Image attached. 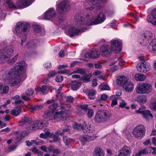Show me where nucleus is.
Masks as SVG:
<instances>
[{"label": "nucleus", "instance_id": "f257e3e1", "mask_svg": "<svg viewBox=\"0 0 156 156\" xmlns=\"http://www.w3.org/2000/svg\"><path fill=\"white\" fill-rule=\"evenodd\" d=\"M26 63L23 61L16 63L8 73L7 82L11 87L15 86L24 80L26 77L25 71Z\"/></svg>", "mask_w": 156, "mask_h": 156}, {"label": "nucleus", "instance_id": "f03ea898", "mask_svg": "<svg viewBox=\"0 0 156 156\" xmlns=\"http://www.w3.org/2000/svg\"><path fill=\"white\" fill-rule=\"evenodd\" d=\"M64 106H59L58 104L54 103L48 107L50 111L47 110L44 112L43 117L45 119V121L53 119L57 121L61 120L64 121L66 119L67 115L69 114L71 111L64 109Z\"/></svg>", "mask_w": 156, "mask_h": 156}, {"label": "nucleus", "instance_id": "7ed1b4c3", "mask_svg": "<svg viewBox=\"0 0 156 156\" xmlns=\"http://www.w3.org/2000/svg\"><path fill=\"white\" fill-rule=\"evenodd\" d=\"M78 26L87 24L89 25H94L103 22L106 19L105 13L100 12L97 16L94 15L92 13L87 14L85 16H83L81 13L77 14L75 17Z\"/></svg>", "mask_w": 156, "mask_h": 156}, {"label": "nucleus", "instance_id": "20e7f679", "mask_svg": "<svg viewBox=\"0 0 156 156\" xmlns=\"http://www.w3.org/2000/svg\"><path fill=\"white\" fill-rule=\"evenodd\" d=\"M29 24L24 21L19 22L16 24L15 31L18 36L22 37L20 43L22 46H23V43L27 38V34L29 31Z\"/></svg>", "mask_w": 156, "mask_h": 156}, {"label": "nucleus", "instance_id": "39448f33", "mask_svg": "<svg viewBox=\"0 0 156 156\" xmlns=\"http://www.w3.org/2000/svg\"><path fill=\"white\" fill-rule=\"evenodd\" d=\"M106 0H85L83 5L85 11L91 10L95 8L97 10L102 9L103 6L102 4L104 3Z\"/></svg>", "mask_w": 156, "mask_h": 156}, {"label": "nucleus", "instance_id": "423d86ee", "mask_svg": "<svg viewBox=\"0 0 156 156\" xmlns=\"http://www.w3.org/2000/svg\"><path fill=\"white\" fill-rule=\"evenodd\" d=\"M14 48L12 45H8L0 50V63L5 62L12 55Z\"/></svg>", "mask_w": 156, "mask_h": 156}, {"label": "nucleus", "instance_id": "0eeeda50", "mask_svg": "<svg viewBox=\"0 0 156 156\" xmlns=\"http://www.w3.org/2000/svg\"><path fill=\"white\" fill-rule=\"evenodd\" d=\"M43 15L44 19L51 20L57 24H58L64 20L62 17L61 19L59 18H55V9L53 8L48 9L43 14Z\"/></svg>", "mask_w": 156, "mask_h": 156}, {"label": "nucleus", "instance_id": "6e6552de", "mask_svg": "<svg viewBox=\"0 0 156 156\" xmlns=\"http://www.w3.org/2000/svg\"><path fill=\"white\" fill-rule=\"evenodd\" d=\"M70 9L69 3L67 0H60L56 7L57 12L60 14H65Z\"/></svg>", "mask_w": 156, "mask_h": 156}, {"label": "nucleus", "instance_id": "1a4fd4ad", "mask_svg": "<svg viewBox=\"0 0 156 156\" xmlns=\"http://www.w3.org/2000/svg\"><path fill=\"white\" fill-rule=\"evenodd\" d=\"M111 48L112 51L116 53H119L122 49V41L118 38H114L110 41Z\"/></svg>", "mask_w": 156, "mask_h": 156}, {"label": "nucleus", "instance_id": "9d476101", "mask_svg": "<svg viewBox=\"0 0 156 156\" xmlns=\"http://www.w3.org/2000/svg\"><path fill=\"white\" fill-rule=\"evenodd\" d=\"M46 122L45 121H38L37 120L29 122L27 125V129L29 130H34L38 129H41L46 126Z\"/></svg>", "mask_w": 156, "mask_h": 156}, {"label": "nucleus", "instance_id": "9b49d317", "mask_svg": "<svg viewBox=\"0 0 156 156\" xmlns=\"http://www.w3.org/2000/svg\"><path fill=\"white\" fill-rule=\"evenodd\" d=\"M152 89V87L150 84L147 83H141L137 86V93L140 94L149 93Z\"/></svg>", "mask_w": 156, "mask_h": 156}, {"label": "nucleus", "instance_id": "f8f14e48", "mask_svg": "<svg viewBox=\"0 0 156 156\" xmlns=\"http://www.w3.org/2000/svg\"><path fill=\"white\" fill-rule=\"evenodd\" d=\"M108 117V115L106 111L100 110L95 115L94 120L96 122L100 123L106 121Z\"/></svg>", "mask_w": 156, "mask_h": 156}, {"label": "nucleus", "instance_id": "ddd939ff", "mask_svg": "<svg viewBox=\"0 0 156 156\" xmlns=\"http://www.w3.org/2000/svg\"><path fill=\"white\" fill-rule=\"evenodd\" d=\"M86 30V28H84L80 29H78L77 28L73 27H70L69 29L67 34L72 37L78 35L82 32H83Z\"/></svg>", "mask_w": 156, "mask_h": 156}, {"label": "nucleus", "instance_id": "4468645a", "mask_svg": "<svg viewBox=\"0 0 156 156\" xmlns=\"http://www.w3.org/2000/svg\"><path fill=\"white\" fill-rule=\"evenodd\" d=\"M150 64L145 62L139 63L138 67H137V70L141 73H146L150 69Z\"/></svg>", "mask_w": 156, "mask_h": 156}, {"label": "nucleus", "instance_id": "2eb2a0df", "mask_svg": "<svg viewBox=\"0 0 156 156\" xmlns=\"http://www.w3.org/2000/svg\"><path fill=\"white\" fill-rule=\"evenodd\" d=\"M131 152V150L129 147L124 146L119 150L118 156H129Z\"/></svg>", "mask_w": 156, "mask_h": 156}, {"label": "nucleus", "instance_id": "dca6fc26", "mask_svg": "<svg viewBox=\"0 0 156 156\" xmlns=\"http://www.w3.org/2000/svg\"><path fill=\"white\" fill-rule=\"evenodd\" d=\"M112 51L110 47L107 45L104 44L100 48V51L103 55L107 56L110 54Z\"/></svg>", "mask_w": 156, "mask_h": 156}, {"label": "nucleus", "instance_id": "f3484780", "mask_svg": "<svg viewBox=\"0 0 156 156\" xmlns=\"http://www.w3.org/2000/svg\"><path fill=\"white\" fill-rule=\"evenodd\" d=\"M145 129L144 126L140 125L137 126V138L141 139L145 135Z\"/></svg>", "mask_w": 156, "mask_h": 156}, {"label": "nucleus", "instance_id": "a211bd4d", "mask_svg": "<svg viewBox=\"0 0 156 156\" xmlns=\"http://www.w3.org/2000/svg\"><path fill=\"white\" fill-rule=\"evenodd\" d=\"M87 107L88 105H82L80 106L79 109V110L81 111L87 110V117L88 118H90L94 115V110L93 109L87 108Z\"/></svg>", "mask_w": 156, "mask_h": 156}, {"label": "nucleus", "instance_id": "6ab92c4d", "mask_svg": "<svg viewBox=\"0 0 156 156\" xmlns=\"http://www.w3.org/2000/svg\"><path fill=\"white\" fill-rule=\"evenodd\" d=\"M35 0H23L18 2L19 6L21 8H25L31 5Z\"/></svg>", "mask_w": 156, "mask_h": 156}, {"label": "nucleus", "instance_id": "aec40b11", "mask_svg": "<svg viewBox=\"0 0 156 156\" xmlns=\"http://www.w3.org/2000/svg\"><path fill=\"white\" fill-rule=\"evenodd\" d=\"M148 50L151 52L156 53V39H153L148 46Z\"/></svg>", "mask_w": 156, "mask_h": 156}, {"label": "nucleus", "instance_id": "412c9836", "mask_svg": "<svg viewBox=\"0 0 156 156\" xmlns=\"http://www.w3.org/2000/svg\"><path fill=\"white\" fill-rule=\"evenodd\" d=\"M34 33L37 36H43L45 34V31L44 29L43 28H41L39 26H35L34 27Z\"/></svg>", "mask_w": 156, "mask_h": 156}, {"label": "nucleus", "instance_id": "4be33fe9", "mask_svg": "<svg viewBox=\"0 0 156 156\" xmlns=\"http://www.w3.org/2000/svg\"><path fill=\"white\" fill-rule=\"evenodd\" d=\"M123 87L126 91L131 92L133 91L134 86L133 83L128 81L125 83Z\"/></svg>", "mask_w": 156, "mask_h": 156}, {"label": "nucleus", "instance_id": "5701e85b", "mask_svg": "<svg viewBox=\"0 0 156 156\" xmlns=\"http://www.w3.org/2000/svg\"><path fill=\"white\" fill-rule=\"evenodd\" d=\"M94 129L93 126L89 124L85 125L83 126L82 130L85 133H90L92 132Z\"/></svg>", "mask_w": 156, "mask_h": 156}, {"label": "nucleus", "instance_id": "b1692460", "mask_svg": "<svg viewBox=\"0 0 156 156\" xmlns=\"http://www.w3.org/2000/svg\"><path fill=\"white\" fill-rule=\"evenodd\" d=\"M99 54L98 53V51L95 49L89 53H87L85 54V56L87 58L91 57L92 58H97L99 56Z\"/></svg>", "mask_w": 156, "mask_h": 156}, {"label": "nucleus", "instance_id": "393cba45", "mask_svg": "<svg viewBox=\"0 0 156 156\" xmlns=\"http://www.w3.org/2000/svg\"><path fill=\"white\" fill-rule=\"evenodd\" d=\"M22 110V107L20 106H17L11 111V113L12 115L17 116L21 112Z\"/></svg>", "mask_w": 156, "mask_h": 156}, {"label": "nucleus", "instance_id": "a878e982", "mask_svg": "<svg viewBox=\"0 0 156 156\" xmlns=\"http://www.w3.org/2000/svg\"><path fill=\"white\" fill-rule=\"evenodd\" d=\"M142 36L147 40H151L153 37V35L151 32L149 30H145L142 34Z\"/></svg>", "mask_w": 156, "mask_h": 156}, {"label": "nucleus", "instance_id": "bb28decb", "mask_svg": "<svg viewBox=\"0 0 156 156\" xmlns=\"http://www.w3.org/2000/svg\"><path fill=\"white\" fill-rule=\"evenodd\" d=\"M128 81L127 78L125 76H122L118 78L116 80V83L118 84L123 87Z\"/></svg>", "mask_w": 156, "mask_h": 156}, {"label": "nucleus", "instance_id": "cd10ccee", "mask_svg": "<svg viewBox=\"0 0 156 156\" xmlns=\"http://www.w3.org/2000/svg\"><path fill=\"white\" fill-rule=\"evenodd\" d=\"M93 156H105V154L103 150L98 147L94 149L93 153Z\"/></svg>", "mask_w": 156, "mask_h": 156}, {"label": "nucleus", "instance_id": "c85d7f7f", "mask_svg": "<svg viewBox=\"0 0 156 156\" xmlns=\"http://www.w3.org/2000/svg\"><path fill=\"white\" fill-rule=\"evenodd\" d=\"M47 87L43 85L41 87H37L35 88L36 92H39L40 94H45L46 93Z\"/></svg>", "mask_w": 156, "mask_h": 156}, {"label": "nucleus", "instance_id": "c756f323", "mask_svg": "<svg viewBox=\"0 0 156 156\" xmlns=\"http://www.w3.org/2000/svg\"><path fill=\"white\" fill-rule=\"evenodd\" d=\"M149 41V40H147L141 36V37L138 39V43L142 46H145L148 44Z\"/></svg>", "mask_w": 156, "mask_h": 156}, {"label": "nucleus", "instance_id": "7c9ffc66", "mask_svg": "<svg viewBox=\"0 0 156 156\" xmlns=\"http://www.w3.org/2000/svg\"><path fill=\"white\" fill-rule=\"evenodd\" d=\"M150 108L152 110L156 111V98H152L151 100Z\"/></svg>", "mask_w": 156, "mask_h": 156}, {"label": "nucleus", "instance_id": "2f4dec72", "mask_svg": "<svg viewBox=\"0 0 156 156\" xmlns=\"http://www.w3.org/2000/svg\"><path fill=\"white\" fill-rule=\"evenodd\" d=\"M147 101L146 97L144 95H140L137 98V101L140 104L145 103Z\"/></svg>", "mask_w": 156, "mask_h": 156}, {"label": "nucleus", "instance_id": "473e14b6", "mask_svg": "<svg viewBox=\"0 0 156 156\" xmlns=\"http://www.w3.org/2000/svg\"><path fill=\"white\" fill-rule=\"evenodd\" d=\"M142 114L143 115V117L147 120H148L149 119V116L152 119L153 118L152 114L151 113L150 111L149 110H146L144 111Z\"/></svg>", "mask_w": 156, "mask_h": 156}, {"label": "nucleus", "instance_id": "72a5a7b5", "mask_svg": "<svg viewBox=\"0 0 156 156\" xmlns=\"http://www.w3.org/2000/svg\"><path fill=\"white\" fill-rule=\"evenodd\" d=\"M85 71L83 69H82L80 68H77L75 69L71 73L69 74V76L75 73H78L80 74H83L85 73Z\"/></svg>", "mask_w": 156, "mask_h": 156}, {"label": "nucleus", "instance_id": "f704fd0d", "mask_svg": "<svg viewBox=\"0 0 156 156\" xmlns=\"http://www.w3.org/2000/svg\"><path fill=\"white\" fill-rule=\"evenodd\" d=\"M117 62L118 63V65L120 66H123L125 63V61L124 60L121 58H119L117 60H115L112 62L111 64H110V66H112Z\"/></svg>", "mask_w": 156, "mask_h": 156}, {"label": "nucleus", "instance_id": "c9c22d12", "mask_svg": "<svg viewBox=\"0 0 156 156\" xmlns=\"http://www.w3.org/2000/svg\"><path fill=\"white\" fill-rule=\"evenodd\" d=\"M5 3L6 2L7 4L8 7L11 9H16V6L14 5L12 2V0H2Z\"/></svg>", "mask_w": 156, "mask_h": 156}, {"label": "nucleus", "instance_id": "e433bc0d", "mask_svg": "<svg viewBox=\"0 0 156 156\" xmlns=\"http://www.w3.org/2000/svg\"><path fill=\"white\" fill-rule=\"evenodd\" d=\"M80 86V83L79 82L73 81L72 82L71 89L73 90H77Z\"/></svg>", "mask_w": 156, "mask_h": 156}, {"label": "nucleus", "instance_id": "4c0bfd02", "mask_svg": "<svg viewBox=\"0 0 156 156\" xmlns=\"http://www.w3.org/2000/svg\"><path fill=\"white\" fill-rule=\"evenodd\" d=\"M110 87L106 84L104 83H102L99 86L98 90H110Z\"/></svg>", "mask_w": 156, "mask_h": 156}, {"label": "nucleus", "instance_id": "58836bf2", "mask_svg": "<svg viewBox=\"0 0 156 156\" xmlns=\"http://www.w3.org/2000/svg\"><path fill=\"white\" fill-rule=\"evenodd\" d=\"M96 91L93 90H90L88 92V97L90 99H93L95 98Z\"/></svg>", "mask_w": 156, "mask_h": 156}, {"label": "nucleus", "instance_id": "ea45409f", "mask_svg": "<svg viewBox=\"0 0 156 156\" xmlns=\"http://www.w3.org/2000/svg\"><path fill=\"white\" fill-rule=\"evenodd\" d=\"M146 78L147 76L144 74L141 73L137 74V81H144Z\"/></svg>", "mask_w": 156, "mask_h": 156}, {"label": "nucleus", "instance_id": "a19ab883", "mask_svg": "<svg viewBox=\"0 0 156 156\" xmlns=\"http://www.w3.org/2000/svg\"><path fill=\"white\" fill-rule=\"evenodd\" d=\"M110 100L112 101L111 106L113 107L114 105H116L117 103V98L115 95L111 96L110 97Z\"/></svg>", "mask_w": 156, "mask_h": 156}, {"label": "nucleus", "instance_id": "79ce46f5", "mask_svg": "<svg viewBox=\"0 0 156 156\" xmlns=\"http://www.w3.org/2000/svg\"><path fill=\"white\" fill-rule=\"evenodd\" d=\"M63 141L65 144L66 145H68L73 141L72 140L66 136H64Z\"/></svg>", "mask_w": 156, "mask_h": 156}, {"label": "nucleus", "instance_id": "37998d69", "mask_svg": "<svg viewBox=\"0 0 156 156\" xmlns=\"http://www.w3.org/2000/svg\"><path fill=\"white\" fill-rule=\"evenodd\" d=\"M92 76V75L91 73L88 74H85L82 77V79L85 82H89L90 81V78Z\"/></svg>", "mask_w": 156, "mask_h": 156}, {"label": "nucleus", "instance_id": "c03bdc74", "mask_svg": "<svg viewBox=\"0 0 156 156\" xmlns=\"http://www.w3.org/2000/svg\"><path fill=\"white\" fill-rule=\"evenodd\" d=\"M31 141L32 143V144H35L36 145H41L44 143L42 140L38 139H36L35 140H31Z\"/></svg>", "mask_w": 156, "mask_h": 156}, {"label": "nucleus", "instance_id": "a18cd8bd", "mask_svg": "<svg viewBox=\"0 0 156 156\" xmlns=\"http://www.w3.org/2000/svg\"><path fill=\"white\" fill-rule=\"evenodd\" d=\"M29 118L27 117H24L22 118L21 120L19 122V123L20 125H23L26 122H29Z\"/></svg>", "mask_w": 156, "mask_h": 156}, {"label": "nucleus", "instance_id": "49530a36", "mask_svg": "<svg viewBox=\"0 0 156 156\" xmlns=\"http://www.w3.org/2000/svg\"><path fill=\"white\" fill-rule=\"evenodd\" d=\"M85 136L86 139L87 140V142H90L92 140H94L98 136H97L96 134L91 136L86 135Z\"/></svg>", "mask_w": 156, "mask_h": 156}, {"label": "nucleus", "instance_id": "de8ad7c7", "mask_svg": "<svg viewBox=\"0 0 156 156\" xmlns=\"http://www.w3.org/2000/svg\"><path fill=\"white\" fill-rule=\"evenodd\" d=\"M26 47L28 48H34L35 47L36 45L32 41H30L27 42L26 44Z\"/></svg>", "mask_w": 156, "mask_h": 156}, {"label": "nucleus", "instance_id": "09e8293b", "mask_svg": "<svg viewBox=\"0 0 156 156\" xmlns=\"http://www.w3.org/2000/svg\"><path fill=\"white\" fill-rule=\"evenodd\" d=\"M18 56V55H16L13 58L8 60V63L9 64H13L17 60Z\"/></svg>", "mask_w": 156, "mask_h": 156}, {"label": "nucleus", "instance_id": "8fccbe9b", "mask_svg": "<svg viewBox=\"0 0 156 156\" xmlns=\"http://www.w3.org/2000/svg\"><path fill=\"white\" fill-rule=\"evenodd\" d=\"M34 93V90L31 88H29L26 91L25 94L27 96H30L32 95Z\"/></svg>", "mask_w": 156, "mask_h": 156}, {"label": "nucleus", "instance_id": "3c124183", "mask_svg": "<svg viewBox=\"0 0 156 156\" xmlns=\"http://www.w3.org/2000/svg\"><path fill=\"white\" fill-rule=\"evenodd\" d=\"M80 140L83 145H84L85 143L87 142L86 139L85 135L81 136L80 137Z\"/></svg>", "mask_w": 156, "mask_h": 156}, {"label": "nucleus", "instance_id": "603ef678", "mask_svg": "<svg viewBox=\"0 0 156 156\" xmlns=\"http://www.w3.org/2000/svg\"><path fill=\"white\" fill-rule=\"evenodd\" d=\"M50 135V133L47 132L45 133H41L39 135V136L42 138L45 139L47 138Z\"/></svg>", "mask_w": 156, "mask_h": 156}, {"label": "nucleus", "instance_id": "864d4df0", "mask_svg": "<svg viewBox=\"0 0 156 156\" xmlns=\"http://www.w3.org/2000/svg\"><path fill=\"white\" fill-rule=\"evenodd\" d=\"M73 127L75 129L80 130L82 129L83 126L81 124L75 123L73 126Z\"/></svg>", "mask_w": 156, "mask_h": 156}, {"label": "nucleus", "instance_id": "5fc2aeb1", "mask_svg": "<svg viewBox=\"0 0 156 156\" xmlns=\"http://www.w3.org/2000/svg\"><path fill=\"white\" fill-rule=\"evenodd\" d=\"M108 98V97L107 95L104 94H103L101 95L100 98L98 99V101H101L105 100L107 99Z\"/></svg>", "mask_w": 156, "mask_h": 156}, {"label": "nucleus", "instance_id": "6e6d98bb", "mask_svg": "<svg viewBox=\"0 0 156 156\" xmlns=\"http://www.w3.org/2000/svg\"><path fill=\"white\" fill-rule=\"evenodd\" d=\"M57 73L54 71H51L48 74V78H50L55 76Z\"/></svg>", "mask_w": 156, "mask_h": 156}, {"label": "nucleus", "instance_id": "4d7b16f0", "mask_svg": "<svg viewBox=\"0 0 156 156\" xmlns=\"http://www.w3.org/2000/svg\"><path fill=\"white\" fill-rule=\"evenodd\" d=\"M51 137L53 139V142H54L58 141L59 139L58 136L55 135L54 134H52L51 136Z\"/></svg>", "mask_w": 156, "mask_h": 156}, {"label": "nucleus", "instance_id": "13d9d810", "mask_svg": "<svg viewBox=\"0 0 156 156\" xmlns=\"http://www.w3.org/2000/svg\"><path fill=\"white\" fill-rule=\"evenodd\" d=\"M147 20L148 22H151V23L152 22H153L155 20L154 19H153L152 14L151 15H149L147 16Z\"/></svg>", "mask_w": 156, "mask_h": 156}, {"label": "nucleus", "instance_id": "bf43d9fd", "mask_svg": "<svg viewBox=\"0 0 156 156\" xmlns=\"http://www.w3.org/2000/svg\"><path fill=\"white\" fill-rule=\"evenodd\" d=\"M145 108L146 107L144 106H142L140 108H139L138 110H137V113L142 114L144 111L146 110H145Z\"/></svg>", "mask_w": 156, "mask_h": 156}, {"label": "nucleus", "instance_id": "052dcab7", "mask_svg": "<svg viewBox=\"0 0 156 156\" xmlns=\"http://www.w3.org/2000/svg\"><path fill=\"white\" fill-rule=\"evenodd\" d=\"M56 81L57 82H61L63 80V77L62 76L59 75L57 76L55 79Z\"/></svg>", "mask_w": 156, "mask_h": 156}, {"label": "nucleus", "instance_id": "680f3d73", "mask_svg": "<svg viewBox=\"0 0 156 156\" xmlns=\"http://www.w3.org/2000/svg\"><path fill=\"white\" fill-rule=\"evenodd\" d=\"M151 147H147L144 149V152L145 154L151 153Z\"/></svg>", "mask_w": 156, "mask_h": 156}, {"label": "nucleus", "instance_id": "e2e57ef3", "mask_svg": "<svg viewBox=\"0 0 156 156\" xmlns=\"http://www.w3.org/2000/svg\"><path fill=\"white\" fill-rule=\"evenodd\" d=\"M27 135L28 133L26 131H23L21 134H20V136H19V137H17V138L18 139L19 138H22L27 136Z\"/></svg>", "mask_w": 156, "mask_h": 156}, {"label": "nucleus", "instance_id": "0e129e2a", "mask_svg": "<svg viewBox=\"0 0 156 156\" xmlns=\"http://www.w3.org/2000/svg\"><path fill=\"white\" fill-rule=\"evenodd\" d=\"M51 66V63L50 62H47L45 63L43 65L44 67L46 69L50 68Z\"/></svg>", "mask_w": 156, "mask_h": 156}, {"label": "nucleus", "instance_id": "69168bd1", "mask_svg": "<svg viewBox=\"0 0 156 156\" xmlns=\"http://www.w3.org/2000/svg\"><path fill=\"white\" fill-rule=\"evenodd\" d=\"M9 90V87L7 86L4 87L3 88V93L5 94L7 93Z\"/></svg>", "mask_w": 156, "mask_h": 156}, {"label": "nucleus", "instance_id": "338daca9", "mask_svg": "<svg viewBox=\"0 0 156 156\" xmlns=\"http://www.w3.org/2000/svg\"><path fill=\"white\" fill-rule=\"evenodd\" d=\"M152 14L153 19L155 20H156V9H153L152 11Z\"/></svg>", "mask_w": 156, "mask_h": 156}, {"label": "nucleus", "instance_id": "774afa93", "mask_svg": "<svg viewBox=\"0 0 156 156\" xmlns=\"http://www.w3.org/2000/svg\"><path fill=\"white\" fill-rule=\"evenodd\" d=\"M115 11L114 10H109L108 13V16L109 17L112 16L114 14Z\"/></svg>", "mask_w": 156, "mask_h": 156}]
</instances>
